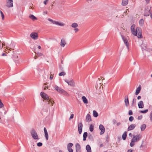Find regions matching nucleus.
I'll return each mask as SVG.
<instances>
[{
    "label": "nucleus",
    "instance_id": "nucleus-1",
    "mask_svg": "<svg viewBox=\"0 0 152 152\" xmlns=\"http://www.w3.org/2000/svg\"><path fill=\"white\" fill-rule=\"evenodd\" d=\"M131 30L133 35L137 36L138 38L142 37V30L140 28L136 27L135 24H133L131 27Z\"/></svg>",
    "mask_w": 152,
    "mask_h": 152
},
{
    "label": "nucleus",
    "instance_id": "nucleus-2",
    "mask_svg": "<svg viewBox=\"0 0 152 152\" xmlns=\"http://www.w3.org/2000/svg\"><path fill=\"white\" fill-rule=\"evenodd\" d=\"M142 137V135L140 134L134 135L131 140L130 145L131 147H133L135 144V143L139 141Z\"/></svg>",
    "mask_w": 152,
    "mask_h": 152
},
{
    "label": "nucleus",
    "instance_id": "nucleus-3",
    "mask_svg": "<svg viewBox=\"0 0 152 152\" xmlns=\"http://www.w3.org/2000/svg\"><path fill=\"white\" fill-rule=\"evenodd\" d=\"M40 95L42 98L44 100H49V101H51V99H50L49 96L44 92H41L40 93Z\"/></svg>",
    "mask_w": 152,
    "mask_h": 152
},
{
    "label": "nucleus",
    "instance_id": "nucleus-4",
    "mask_svg": "<svg viewBox=\"0 0 152 152\" xmlns=\"http://www.w3.org/2000/svg\"><path fill=\"white\" fill-rule=\"evenodd\" d=\"M30 133L32 138L34 139L38 140V136L37 132L34 129H32L31 130Z\"/></svg>",
    "mask_w": 152,
    "mask_h": 152
},
{
    "label": "nucleus",
    "instance_id": "nucleus-5",
    "mask_svg": "<svg viewBox=\"0 0 152 152\" xmlns=\"http://www.w3.org/2000/svg\"><path fill=\"white\" fill-rule=\"evenodd\" d=\"M78 25L77 23H72L71 25V27L74 28V31L75 33H77L78 32L79 30L77 28Z\"/></svg>",
    "mask_w": 152,
    "mask_h": 152
},
{
    "label": "nucleus",
    "instance_id": "nucleus-6",
    "mask_svg": "<svg viewBox=\"0 0 152 152\" xmlns=\"http://www.w3.org/2000/svg\"><path fill=\"white\" fill-rule=\"evenodd\" d=\"M6 6L8 8L12 7L13 6V0H7Z\"/></svg>",
    "mask_w": 152,
    "mask_h": 152
},
{
    "label": "nucleus",
    "instance_id": "nucleus-7",
    "mask_svg": "<svg viewBox=\"0 0 152 152\" xmlns=\"http://www.w3.org/2000/svg\"><path fill=\"white\" fill-rule=\"evenodd\" d=\"M30 36L32 39L37 40L38 37V34L37 32H33L30 34Z\"/></svg>",
    "mask_w": 152,
    "mask_h": 152
},
{
    "label": "nucleus",
    "instance_id": "nucleus-8",
    "mask_svg": "<svg viewBox=\"0 0 152 152\" xmlns=\"http://www.w3.org/2000/svg\"><path fill=\"white\" fill-rule=\"evenodd\" d=\"M65 81L69 85L72 87H74L75 86V82L72 79L69 80H66Z\"/></svg>",
    "mask_w": 152,
    "mask_h": 152
},
{
    "label": "nucleus",
    "instance_id": "nucleus-9",
    "mask_svg": "<svg viewBox=\"0 0 152 152\" xmlns=\"http://www.w3.org/2000/svg\"><path fill=\"white\" fill-rule=\"evenodd\" d=\"M99 129L101 131V132L100 133V135H102L103 134L105 131V129L104 126L102 124H100L99 126Z\"/></svg>",
    "mask_w": 152,
    "mask_h": 152
},
{
    "label": "nucleus",
    "instance_id": "nucleus-10",
    "mask_svg": "<svg viewBox=\"0 0 152 152\" xmlns=\"http://www.w3.org/2000/svg\"><path fill=\"white\" fill-rule=\"evenodd\" d=\"M121 37L122 39L124 41V43L125 44L126 46L127 47V48L128 49H129V43L127 39H126V38H125L122 35H121Z\"/></svg>",
    "mask_w": 152,
    "mask_h": 152
},
{
    "label": "nucleus",
    "instance_id": "nucleus-11",
    "mask_svg": "<svg viewBox=\"0 0 152 152\" xmlns=\"http://www.w3.org/2000/svg\"><path fill=\"white\" fill-rule=\"evenodd\" d=\"M83 124L81 122H80L78 124V130L79 133L80 134L82 132Z\"/></svg>",
    "mask_w": 152,
    "mask_h": 152
},
{
    "label": "nucleus",
    "instance_id": "nucleus-12",
    "mask_svg": "<svg viewBox=\"0 0 152 152\" xmlns=\"http://www.w3.org/2000/svg\"><path fill=\"white\" fill-rule=\"evenodd\" d=\"M73 145V144L71 143H69L68 144L67 149L69 152H73V150L71 148Z\"/></svg>",
    "mask_w": 152,
    "mask_h": 152
},
{
    "label": "nucleus",
    "instance_id": "nucleus-13",
    "mask_svg": "<svg viewBox=\"0 0 152 152\" xmlns=\"http://www.w3.org/2000/svg\"><path fill=\"white\" fill-rule=\"evenodd\" d=\"M100 79H99V81L97 82L96 85V88L97 89H100L101 88H102V84L99 82Z\"/></svg>",
    "mask_w": 152,
    "mask_h": 152
},
{
    "label": "nucleus",
    "instance_id": "nucleus-14",
    "mask_svg": "<svg viewBox=\"0 0 152 152\" xmlns=\"http://www.w3.org/2000/svg\"><path fill=\"white\" fill-rule=\"evenodd\" d=\"M66 40L64 39H62L60 42V46L62 47H64L66 44Z\"/></svg>",
    "mask_w": 152,
    "mask_h": 152
},
{
    "label": "nucleus",
    "instance_id": "nucleus-15",
    "mask_svg": "<svg viewBox=\"0 0 152 152\" xmlns=\"http://www.w3.org/2000/svg\"><path fill=\"white\" fill-rule=\"evenodd\" d=\"M54 88L58 92L61 93L63 90V89L61 88L56 85H55L54 87Z\"/></svg>",
    "mask_w": 152,
    "mask_h": 152
},
{
    "label": "nucleus",
    "instance_id": "nucleus-16",
    "mask_svg": "<svg viewBox=\"0 0 152 152\" xmlns=\"http://www.w3.org/2000/svg\"><path fill=\"white\" fill-rule=\"evenodd\" d=\"M55 24L62 27L64 26H65L64 23L61 22H58L57 21H56Z\"/></svg>",
    "mask_w": 152,
    "mask_h": 152
},
{
    "label": "nucleus",
    "instance_id": "nucleus-17",
    "mask_svg": "<svg viewBox=\"0 0 152 152\" xmlns=\"http://www.w3.org/2000/svg\"><path fill=\"white\" fill-rule=\"evenodd\" d=\"M76 150V152H80L81 151V147L80 144L77 143L75 145Z\"/></svg>",
    "mask_w": 152,
    "mask_h": 152
},
{
    "label": "nucleus",
    "instance_id": "nucleus-18",
    "mask_svg": "<svg viewBox=\"0 0 152 152\" xmlns=\"http://www.w3.org/2000/svg\"><path fill=\"white\" fill-rule=\"evenodd\" d=\"M138 106L139 108H143L144 107L143 102L142 101H140L139 102L138 104Z\"/></svg>",
    "mask_w": 152,
    "mask_h": 152
},
{
    "label": "nucleus",
    "instance_id": "nucleus-19",
    "mask_svg": "<svg viewBox=\"0 0 152 152\" xmlns=\"http://www.w3.org/2000/svg\"><path fill=\"white\" fill-rule=\"evenodd\" d=\"M86 122H89L91 121V117L90 115L88 114L86 116Z\"/></svg>",
    "mask_w": 152,
    "mask_h": 152
},
{
    "label": "nucleus",
    "instance_id": "nucleus-20",
    "mask_svg": "<svg viewBox=\"0 0 152 152\" xmlns=\"http://www.w3.org/2000/svg\"><path fill=\"white\" fill-rule=\"evenodd\" d=\"M44 133L45 134V138L47 140H48V132L46 128L44 127Z\"/></svg>",
    "mask_w": 152,
    "mask_h": 152
},
{
    "label": "nucleus",
    "instance_id": "nucleus-21",
    "mask_svg": "<svg viewBox=\"0 0 152 152\" xmlns=\"http://www.w3.org/2000/svg\"><path fill=\"white\" fill-rule=\"evenodd\" d=\"M136 126L135 124H132L130 125L128 127V131L131 130L133 129Z\"/></svg>",
    "mask_w": 152,
    "mask_h": 152
},
{
    "label": "nucleus",
    "instance_id": "nucleus-22",
    "mask_svg": "<svg viewBox=\"0 0 152 152\" xmlns=\"http://www.w3.org/2000/svg\"><path fill=\"white\" fill-rule=\"evenodd\" d=\"M150 14V12L149 11V10L148 9H146L145 10L144 14V16H149Z\"/></svg>",
    "mask_w": 152,
    "mask_h": 152
},
{
    "label": "nucleus",
    "instance_id": "nucleus-23",
    "mask_svg": "<svg viewBox=\"0 0 152 152\" xmlns=\"http://www.w3.org/2000/svg\"><path fill=\"white\" fill-rule=\"evenodd\" d=\"M141 86H139L137 88L136 90V91L135 93V94L136 95H137L139 94L141 90Z\"/></svg>",
    "mask_w": 152,
    "mask_h": 152
},
{
    "label": "nucleus",
    "instance_id": "nucleus-24",
    "mask_svg": "<svg viewBox=\"0 0 152 152\" xmlns=\"http://www.w3.org/2000/svg\"><path fill=\"white\" fill-rule=\"evenodd\" d=\"M50 99H51L50 101H49V100H47V101L48 102V104H49L50 106H51L53 105V104L54 103V102L53 101V100L52 99L50 98Z\"/></svg>",
    "mask_w": 152,
    "mask_h": 152
},
{
    "label": "nucleus",
    "instance_id": "nucleus-25",
    "mask_svg": "<svg viewBox=\"0 0 152 152\" xmlns=\"http://www.w3.org/2000/svg\"><path fill=\"white\" fill-rule=\"evenodd\" d=\"M83 102L86 104L88 103V101L85 96H83L82 98Z\"/></svg>",
    "mask_w": 152,
    "mask_h": 152
},
{
    "label": "nucleus",
    "instance_id": "nucleus-26",
    "mask_svg": "<svg viewBox=\"0 0 152 152\" xmlns=\"http://www.w3.org/2000/svg\"><path fill=\"white\" fill-rule=\"evenodd\" d=\"M5 45V43L4 42H2V41L1 42L0 39V50H2L3 46Z\"/></svg>",
    "mask_w": 152,
    "mask_h": 152
},
{
    "label": "nucleus",
    "instance_id": "nucleus-27",
    "mask_svg": "<svg viewBox=\"0 0 152 152\" xmlns=\"http://www.w3.org/2000/svg\"><path fill=\"white\" fill-rule=\"evenodd\" d=\"M86 149L87 151V152H91V149L90 146L88 145L86 146Z\"/></svg>",
    "mask_w": 152,
    "mask_h": 152
},
{
    "label": "nucleus",
    "instance_id": "nucleus-28",
    "mask_svg": "<svg viewBox=\"0 0 152 152\" xmlns=\"http://www.w3.org/2000/svg\"><path fill=\"white\" fill-rule=\"evenodd\" d=\"M61 93L67 96H69V94L64 90H63Z\"/></svg>",
    "mask_w": 152,
    "mask_h": 152
},
{
    "label": "nucleus",
    "instance_id": "nucleus-29",
    "mask_svg": "<svg viewBox=\"0 0 152 152\" xmlns=\"http://www.w3.org/2000/svg\"><path fill=\"white\" fill-rule=\"evenodd\" d=\"M29 18L33 20H34L37 19L36 17L33 15H31L29 16Z\"/></svg>",
    "mask_w": 152,
    "mask_h": 152
},
{
    "label": "nucleus",
    "instance_id": "nucleus-30",
    "mask_svg": "<svg viewBox=\"0 0 152 152\" xmlns=\"http://www.w3.org/2000/svg\"><path fill=\"white\" fill-rule=\"evenodd\" d=\"M128 0H123L122 2V5L123 6L126 5L128 3Z\"/></svg>",
    "mask_w": 152,
    "mask_h": 152
},
{
    "label": "nucleus",
    "instance_id": "nucleus-31",
    "mask_svg": "<svg viewBox=\"0 0 152 152\" xmlns=\"http://www.w3.org/2000/svg\"><path fill=\"white\" fill-rule=\"evenodd\" d=\"M125 105L126 107H127L129 105V101L128 97H125Z\"/></svg>",
    "mask_w": 152,
    "mask_h": 152
},
{
    "label": "nucleus",
    "instance_id": "nucleus-32",
    "mask_svg": "<svg viewBox=\"0 0 152 152\" xmlns=\"http://www.w3.org/2000/svg\"><path fill=\"white\" fill-rule=\"evenodd\" d=\"M127 132H125L122 135V138L124 140H125L126 139L127 136Z\"/></svg>",
    "mask_w": 152,
    "mask_h": 152
},
{
    "label": "nucleus",
    "instance_id": "nucleus-33",
    "mask_svg": "<svg viewBox=\"0 0 152 152\" xmlns=\"http://www.w3.org/2000/svg\"><path fill=\"white\" fill-rule=\"evenodd\" d=\"M88 134L87 132H85L83 134V140L85 141L86 140V138Z\"/></svg>",
    "mask_w": 152,
    "mask_h": 152
},
{
    "label": "nucleus",
    "instance_id": "nucleus-34",
    "mask_svg": "<svg viewBox=\"0 0 152 152\" xmlns=\"http://www.w3.org/2000/svg\"><path fill=\"white\" fill-rule=\"evenodd\" d=\"M144 23V20L143 19H141L139 21V24L141 26H142Z\"/></svg>",
    "mask_w": 152,
    "mask_h": 152
},
{
    "label": "nucleus",
    "instance_id": "nucleus-35",
    "mask_svg": "<svg viewBox=\"0 0 152 152\" xmlns=\"http://www.w3.org/2000/svg\"><path fill=\"white\" fill-rule=\"evenodd\" d=\"M146 127V125L145 124H143L141 125L140 128L142 131H144Z\"/></svg>",
    "mask_w": 152,
    "mask_h": 152
},
{
    "label": "nucleus",
    "instance_id": "nucleus-36",
    "mask_svg": "<svg viewBox=\"0 0 152 152\" xmlns=\"http://www.w3.org/2000/svg\"><path fill=\"white\" fill-rule=\"evenodd\" d=\"M93 115L94 117H96L98 116V113L95 110L93 111Z\"/></svg>",
    "mask_w": 152,
    "mask_h": 152
},
{
    "label": "nucleus",
    "instance_id": "nucleus-37",
    "mask_svg": "<svg viewBox=\"0 0 152 152\" xmlns=\"http://www.w3.org/2000/svg\"><path fill=\"white\" fill-rule=\"evenodd\" d=\"M94 126L92 124H91L89 127V129L91 132H92L94 130Z\"/></svg>",
    "mask_w": 152,
    "mask_h": 152
},
{
    "label": "nucleus",
    "instance_id": "nucleus-38",
    "mask_svg": "<svg viewBox=\"0 0 152 152\" xmlns=\"http://www.w3.org/2000/svg\"><path fill=\"white\" fill-rule=\"evenodd\" d=\"M0 13L1 14V15L2 18V20H3L4 19V15L3 13V12L1 11H0Z\"/></svg>",
    "mask_w": 152,
    "mask_h": 152
},
{
    "label": "nucleus",
    "instance_id": "nucleus-39",
    "mask_svg": "<svg viewBox=\"0 0 152 152\" xmlns=\"http://www.w3.org/2000/svg\"><path fill=\"white\" fill-rule=\"evenodd\" d=\"M48 20L50 22H51L52 24H55L56 21H53L52 19L50 18H48Z\"/></svg>",
    "mask_w": 152,
    "mask_h": 152
},
{
    "label": "nucleus",
    "instance_id": "nucleus-40",
    "mask_svg": "<svg viewBox=\"0 0 152 152\" xmlns=\"http://www.w3.org/2000/svg\"><path fill=\"white\" fill-rule=\"evenodd\" d=\"M65 73L64 72H62L59 74V75L60 76H64L65 75Z\"/></svg>",
    "mask_w": 152,
    "mask_h": 152
},
{
    "label": "nucleus",
    "instance_id": "nucleus-41",
    "mask_svg": "<svg viewBox=\"0 0 152 152\" xmlns=\"http://www.w3.org/2000/svg\"><path fill=\"white\" fill-rule=\"evenodd\" d=\"M148 111V110L147 109L144 110H141L140 111V112L143 113H145Z\"/></svg>",
    "mask_w": 152,
    "mask_h": 152
},
{
    "label": "nucleus",
    "instance_id": "nucleus-42",
    "mask_svg": "<svg viewBox=\"0 0 152 152\" xmlns=\"http://www.w3.org/2000/svg\"><path fill=\"white\" fill-rule=\"evenodd\" d=\"M11 50V48H9L7 46L6 47V48L5 49V51H7L8 50Z\"/></svg>",
    "mask_w": 152,
    "mask_h": 152
},
{
    "label": "nucleus",
    "instance_id": "nucleus-43",
    "mask_svg": "<svg viewBox=\"0 0 152 152\" xmlns=\"http://www.w3.org/2000/svg\"><path fill=\"white\" fill-rule=\"evenodd\" d=\"M134 119V118L132 116H130L129 118V120L130 121H132Z\"/></svg>",
    "mask_w": 152,
    "mask_h": 152
},
{
    "label": "nucleus",
    "instance_id": "nucleus-44",
    "mask_svg": "<svg viewBox=\"0 0 152 152\" xmlns=\"http://www.w3.org/2000/svg\"><path fill=\"white\" fill-rule=\"evenodd\" d=\"M36 54H37L39 56H41L43 55V54L40 53H38Z\"/></svg>",
    "mask_w": 152,
    "mask_h": 152
},
{
    "label": "nucleus",
    "instance_id": "nucleus-45",
    "mask_svg": "<svg viewBox=\"0 0 152 152\" xmlns=\"http://www.w3.org/2000/svg\"><path fill=\"white\" fill-rule=\"evenodd\" d=\"M42 143L41 142H38L37 144V145L39 147L42 146Z\"/></svg>",
    "mask_w": 152,
    "mask_h": 152
},
{
    "label": "nucleus",
    "instance_id": "nucleus-46",
    "mask_svg": "<svg viewBox=\"0 0 152 152\" xmlns=\"http://www.w3.org/2000/svg\"><path fill=\"white\" fill-rule=\"evenodd\" d=\"M150 118L151 121H152V111L150 114Z\"/></svg>",
    "mask_w": 152,
    "mask_h": 152
},
{
    "label": "nucleus",
    "instance_id": "nucleus-47",
    "mask_svg": "<svg viewBox=\"0 0 152 152\" xmlns=\"http://www.w3.org/2000/svg\"><path fill=\"white\" fill-rule=\"evenodd\" d=\"M4 106V105L3 103L1 102H0V108H2Z\"/></svg>",
    "mask_w": 152,
    "mask_h": 152
},
{
    "label": "nucleus",
    "instance_id": "nucleus-48",
    "mask_svg": "<svg viewBox=\"0 0 152 152\" xmlns=\"http://www.w3.org/2000/svg\"><path fill=\"white\" fill-rule=\"evenodd\" d=\"M74 117V114H71L69 118V120H70L71 119H72Z\"/></svg>",
    "mask_w": 152,
    "mask_h": 152
},
{
    "label": "nucleus",
    "instance_id": "nucleus-49",
    "mask_svg": "<svg viewBox=\"0 0 152 152\" xmlns=\"http://www.w3.org/2000/svg\"><path fill=\"white\" fill-rule=\"evenodd\" d=\"M48 0H45L44 1V3L46 5L48 3Z\"/></svg>",
    "mask_w": 152,
    "mask_h": 152
},
{
    "label": "nucleus",
    "instance_id": "nucleus-50",
    "mask_svg": "<svg viewBox=\"0 0 152 152\" xmlns=\"http://www.w3.org/2000/svg\"><path fill=\"white\" fill-rule=\"evenodd\" d=\"M132 111L131 110H129V115H132Z\"/></svg>",
    "mask_w": 152,
    "mask_h": 152
},
{
    "label": "nucleus",
    "instance_id": "nucleus-51",
    "mask_svg": "<svg viewBox=\"0 0 152 152\" xmlns=\"http://www.w3.org/2000/svg\"><path fill=\"white\" fill-rule=\"evenodd\" d=\"M142 115H140L138 117V120H140L142 119Z\"/></svg>",
    "mask_w": 152,
    "mask_h": 152
},
{
    "label": "nucleus",
    "instance_id": "nucleus-52",
    "mask_svg": "<svg viewBox=\"0 0 152 152\" xmlns=\"http://www.w3.org/2000/svg\"><path fill=\"white\" fill-rule=\"evenodd\" d=\"M136 99H134L132 101V104H135L136 103Z\"/></svg>",
    "mask_w": 152,
    "mask_h": 152
},
{
    "label": "nucleus",
    "instance_id": "nucleus-53",
    "mask_svg": "<svg viewBox=\"0 0 152 152\" xmlns=\"http://www.w3.org/2000/svg\"><path fill=\"white\" fill-rule=\"evenodd\" d=\"M146 1L147 4H148L149 3L150 0H145Z\"/></svg>",
    "mask_w": 152,
    "mask_h": 152
},
{
    "label": "nucleus",
    "instance_id": "nucleus-54",
    "mask_svg": "<svg viewBox=\"0 0 152 152\" xmlns=\"http://www.w3.org/2000/svg\"><path fill=\"white\" fill-rule=\"evenodd\" d=\"M92 0H86V1L88 3H89L92 1Z\"/></svg>",
    "mask_w": 152,
    "mask_h": 152
},
{
    "label": "nucleus",
    "instance_id": "nucleus-55",
    "mask_svg": "<svg viewBox=\"0 0 152 152\" xmlns=\"http://www.w3.org/2000/svg\"><path fill=\"white\" fill-rule=\"evenodd\" d=\"M133 151L132 149H129L127 152H132Z\"/></svg>",
    "mask_w": 152,
    "mask_h": 152
},
{
    "label": "nucleus",
    "instance_id": "nucleus-56",
    "mask_svg": "<svg viewBox=\"0 0 152 152\" xmlns=\"http://www.w3.org/2000/svg\"><path fill=\"white\" fill-rule=\"evenodd\" d=\"M53 76L50 75V79L52 80L53 79Z\"/></svg>",
    "mask_w": 152,
    "mask_h": 152
},
{
    "label": "nucleus",
    "instance_id": "nucleus-57",
    "mask_svg": "<svg viewBox=\"0 0 152 152\" xmlns=\"http://www.w3.org/2000/svg\"><path fill=\"white\" fill-rule=\"evenodd\" d=\"M141 98V96H138V97H137V99L139 100V99H140Z\"/></svg>",
    "mask_w": 152,
    "mask_h": 152
},
{
    "label": "nucleus",
    "instance_id": "nucleus-58",
    "mask_svg": "<svg viewBox=\"0 0 152 152\" xmlns=\"http://www.w3.org/2000/svg\"><path fill=\"white\" fill-rule=\"evenodd\" d=\"M2 56H6V54L5 53H3L2 54Z\"/></svg>",
    "mask_w": 152,
    "mask_h": 152
},
{
    "label": "nucleus",
    "instance_id": "nucleus-59",
    "mask_svg": "<svg viewBox=\"0 0 152 152\" xmlns=\"http://www.w3.org/2000/svg\"><path fill=\"white\" fill-rule=\"evenodd\" d=\"M103 146V145L102 144H101L99 145V147H102Z\"/></svg>",
    "mask_w": 152,
    "mask_h": 152
},
{
    "label": "nucleus",
    "instance_id": "nucleus-60",
    "mask_svg": "<svg viewBox=\"0 0 152 152\" xmlns=\"http://www.w3.org/2000/svg\"><path fill=\"white\" fill-rule=\"evenodd\" d=\"M150 17H151V18L152 19V13H150Z\"/></svg>",
    "mask_w": 152,
    "mask_h": 152
},
{
    "label": "nucleus",
    "instance_id": "nucleus-61",
    "mask_svg": "<svg viewBox=\"0 0 152 152\" xmlns=\"http://www.w3.org/2000/svg\"><path fill=\"white\" fill-rule=\"evenodd\" d=\"M129 136H130L132 137V134L131 133H130L129 134Z\"/></svg>",
    "mask_w": 152,
    "mask_h": 152
},
{
    "label": "nucleus",
    "instance_id": "nucleus-62",
    "mask_svg": "<svg viewBox=\"0 0 152 152\" xmlns=\"http://www.w3.org/2000/svg\"><path fill=\"white\" fill-rule=\"evenodd\" d=\"M37 58V56H35L34 57V59H36Z\"/></svg>",
    "mask_w": 152,
    "mask_h": 152
},
{
    "label": "nucleus",
    "instance_id": "nucleus-63",
    "mask_svg": "<svg viewBox=\"0 0 152 152\" xmlns=\"http://www.w3.org/2000/svg\"><path fill=\"white\" fill-rule=\"evenodd\" d=\"M41 48V46L40 45H39L38 46V48L39 49H40Z\"/></svg>",
    "mask_w": 152,
    "mask_h": 152
},
{
    "label": "nucleus",
    "instance_id": "nucleus-64",
    "mask_svg": "<svg viewBox=\"0 0 152 152\" xmlns=\"http://www.w3.org/2000/svg\"><path fill=\"white\" fill-rule=\"evenodd\" d=\"M120 124V123H118L117 124V125H119Z\"/></svg>",
    "mask_w": 152,
    "mask_h": 152
}]
</instances>
